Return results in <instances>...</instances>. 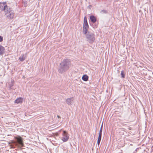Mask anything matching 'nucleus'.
Masks as SVG:
<instances>
[{
	"instance_id": "nucleus-12",
	"label": "nucleus",
	"mask_w": 153,
	"mask_h": 153,
	"mask_svg": "<svg viewBox=\"0 0 153 153\" xmlns=\"http://www.w3.org/2000/svg\"><path fill=\"white\" fill-rule=\"evenodd\" d=\"M82 79L85 81H87L88 80V77L86 75H84L82 77Z\"/></svg>"
},
{
	"instance_id": "nucleus-13",
	"label": "nucleus",
	"mask_w": 153,
	"mask_h": 153,
	"mask_svg": "<svg viewBox=\"0 0 153 153\" xmlns=\"http://www.w3.org/2000/svg\"><path fill=\"white\" fill-rule=\"evenodd\" d=\"M25 59V57L24 56V54L22 55L19 58V59L22 62Z\"/></svg>"
},
{
	"instance_id": "nucleus-16",
	"label": "nucleus",
	"mask_w": 153,
	"mask_h": 153,
	"mask_svg": "<svg viewBox=\"0 0 153 153\" xmlns=\"http://www.w3.org/2000/svg\"><path fill=\"white\" fill-rule=\"evenodd\" d=\"M101 13H106L107 12L105 10H103L101 11L100 12Z\"/></svg>"
},
{
	"instance_id": "nucleus-17",
	"label": "nucleus",
	"mask_w": 153,
	"mask_h": 153,
	"mask_svg": "<svg viewBox=\"0 0 153 153\" xmlns=\"http://www.w3.org/2000/svg\"><path fill=\"white\" fill-rule=\"evenodd\" d=\"M102 137V134H99V136L98 137V140H101V138Z\"/></svg>"
},
{
	"instance_id": "nucleus-4",
	"label": "nucleus",
	"mask_w": 153,
	"mask_h": 153,
	"mask_svg": "<svg viewBox=\"0 0 153 153\" xmlns=\"http://www.w3.org/2000/svg\"><path fill=\"white\" fill-rule=\"evenodd\" d=\"M5 14L7 17L9 19H13L14 16V13L13 11L11 10L9 7L5 11Z\"/></svg>"
},
{
	"instance_id": "nucleus-7",
	"label": "nucleus",
	"mask_w": 153,
	"mask_h": 153,
	"mask_svg": "<svg viewBox=\"0 0 153 153\" xmlns=\"http://www.w3.org/2000/svg\"><path fill=\"white\" fill-rule=\"evenodd\" d=\"M63 137H62V140L64 142H66L68 139L69 136L68 135V134L65 131H63L62 134Z\"/></svg>"
},
{
	"instance_id": "nucleus-2",
	"label": "nucleus",
	"mask_w": 153,
	"mask_h": 153,
	"mask_svg": "<svg viewBox=\"0 0 153 153\" xmlns=\"http://www.w3.org/2000/svg\"><path fill=\"white\" fill-rule=\"evenodd\" d=\"M15 141H11L10 145V148H15V147L17 146H23L22 138L20 137H15Z\"/></svg>"
},
{
	"instance_id": "nucleus-9",
	"label": "nucleus",
	"mask_w": 153,
	"mask_h": 153,
	"mask_svg": "<svg viewBox=\"0 0 153 153\" xmlns=\"http://www.w3.org/2000/svg\"><path fill=\"white\" fill-rule=\"evenodd\" d=\"M22 101L23 99L22 98L19 97L15 101V103H16L19 104L22 103Z\"/></svg>"
},
{
	"instance_id": "nucleus-6",
	"label": "nucleus",
	"mask_w": 153,
	"mask_h": 153,
	"mask_svg": "<svg viewBox=\"0 0 153 153\" xmlns=\"http://www.w3.org/2000/svg\"><path fill=\"white\" fill-rule=\"evenodd\" d=\"M9 7L7 5L6 2H0V9H1L5 11Z\"/></svg>"
},
{
	"instance_id": "nucleus-10",
	"label": "nucleus",
	"mask_w": 153,
	"mask_h": 153,
	"mask_svg": "<svg viewBox=\"0 0 153 153\" xmlns=\"http://www.w3.org/2000/svg\"><path fill=\"white\" fill-rule=\"evenodd\" d=\"M5 51L4 47L0 45V55H1L3 54Z\"/></svg>"
},
{
	"instance_id": "nucleus-8",
	"label": "nucleus",
	"mask_w": 153,
	"mask_h": 153,
	"mask_svg": "<svg viewBox=\"0 0 153 153\" xmlns=\"http://www.w3.org/2000/svg\"><path fill=\"white\" fill-rule=\"evenodd\" d=\"M73 100V97L68 98L66 100V102L68 105H71Z\"/></svg>"
},
{
	"instance_id": "nucleus-5",
	"label": "nucleus",
	"mask_w": 153,
	"mask_h": 153,
	"mask_svg": "<svg viewBox=\"0 0 153 153\" xmlns=\"http://www.w3.org/2000/svg\"><path fill=\"white\" fill-rule=\"evenodd\" d=\"M89 26L88 24L87 19L86 17L84 18V21L83 25V33L84 34H86L88 31Z\"/></svg>"
},
{
	"instance_id": "nucleus-1",
	"label": "nucleus",
	"mask_w": 153,
	"mask_h": 153,
	"mask_svg": "<svg viewBox=\"0 0 153 153\" xmlns=\"http://www.w3.org/2000/svg\"><path fill=\"white\" fill-rule=\"evenodd\" d=\"M71 65L70 60L68 59H65L60 63L58 68V71L59 73H64L69 69Z\"/></svg>"
},
{
	"instance_id": "nucleus-18",
	"label": "nucleus",
	"mask_w": 153,
	"mask_h": 153,
	"mask_svg": "<svg viewBox=\"0 0 153 153\" xmlns=\"http://www.w3.org/2000/svg\"><path fill=\"white\" fill-rule=\"evenodd\" d=\"M3 40V37L0 36V42H2Z\"/></svg>"
},
{
	"instance_id": "nucleus-19",
	"label": "nucleus",
	"mask_w": 153,
	"mask_h": 153,
	"mask_svg": "<svg viewBox=\"0 0 153 153\" xmlns=\"http://www.w3.org/2000/svg\"><path fill=\"white\" fill-rule=\"evenodd\" d=\"M100 141H101L100 140H97V144H98V145H99V144H100Z\"/></svg>"
},
{
	"instance_id": "nucleus-3",
	"label": "nucleus",
	"mask_w": 153,
	"mask_h": 153,
	"mask_svg": "<svg viewBox=\"0 0 153 153\" xmlns=\"http://www.w3.org/2000/svg\"><path fill=\"white\" fill-rule=\"evenodd\" d=\"M86 38L87 41L90 43H92L95 39V35L93 33L87 32V33L85 34Z\"/></svg>"
},
{
	"instance_id": "nucleus-20",
	"label": "nucleus",
	"mask_w": 153,
	"mask_h": 153,
	"mask_svg": "<svg viewBox=\"0 0 153 153\" xmlns=\"http://www.w3.org/2000/svg\"><path fill=\"white\" fill-rule=\"evenodd\" d=\"M57 117H58L59 118H60V117H59V116H58H58H57Z\"/></svg>"
},
{
	"instance_id": "nucleus-14",
	"label": "nucleus",
	"mask_w": 153,
	"mask_h": 153,
	"mask_svg": "<svg viewBox=\"0 0 153 153\" xmlns=\"http://www.w3.org/2000/svg\"><path fill=\"white\" fill-rule=\"evenodd\" d=\"M121 77L123 78H124L125 77V75L124 72L123 71H121Z\"/></svg>"
},
{
	"instance_id": "nucleus-11",
	"label": "nucleus",
	"mask_w": 153,
	"mask_h": 153,
	"mask_svg": "<svg viewBox=\"0 0 153 153\" xmlns=\"http://www.w3.org/2000/svg\"><path fill=\"white\" fill-rule=\"evenodd\" d=\"M90 19L91 20V21L93 23L95 22L96 21V19L94 16H90Z\"/></svg>"
},
{
	"instance_id": "nucleus-15",
	"label": "nucleus",
	"mask_w": 153,
	"mask_h": 153,
	"mask_svg": "<svg viewBox=\"0 0 153 153\" xmlns=\"http://www.w3.org/2000/svg\"><path fill=\"white\" fill-rule=\"evenodd\" d=\"M102 125L101 126V128H100V130L99 134H102Z\"/></svg>"
}]
</instances>
